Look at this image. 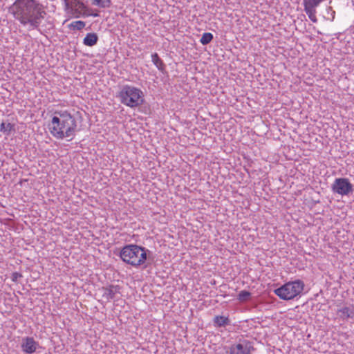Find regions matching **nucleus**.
I'll list each match as a JSON object with an SVG mask.
<instances>
[{
    "instance_id": "1",
    "label": "nucleus",
    "mask_w": 354,
    "mask_h": 354,
    "mask_svg": "<svg viewBox=\"0 0 354 354\" xmlns=\"http://www.w3.org/2000/svg\"><path fill=\"white\" fill-rule=\"evenodd\" d=\"M8 10L29 31L39 30L46 15L44 7L37 0H15Z\"/></svg>"
},
{
    "instance_id": "2",
    "label": "nucleus",
    "mask_w": 354,
    "mask_h": 354,
    "mask_svg": "<svg viewBox=\"0 0 354 354\" xmlns=\"http://www.w3.org/2000/svg\"><path fill=\"white\" fill-rule=\"evenodd\" d=\"M49 124L50 133L57 139L71 138V140L77 131V122L75 118L66 111L55 112Z\"/></svg>"
},
{
    "instance_id": "3",
    "label": "nucleus",
    "mask_w": 354,
    "mask_h": 354,
    "mask_svg": "<svg viewBox=\"0 0 354 354\" xmlns=\"http://www.w3.org/2000/svg\"><path fill=\"white\" fill-rule=\"evenodd\" d=\"M151 254V251L144 247L129 244L122 248L119 255L126 263L133 267H138L150 259Z\"/></svg>"
},
{
    "instance_id": "4",
    "label": "nucleus",
    "mask_w": 354,
    "mask_h": 354,
    "mask_svg": "<svg viewBox=\"0 0 354 354\" xmlns=\"http://www.w3.org/2000/svg\"><path fill=\"white\" fill-rule=\"evenodd\" d=\"M121 103L131 108H136L144 102L142 91L130 85H124L119 92Z\"/></svg>"
},
{
    "instance_id": "5",
    "label": "nucleus",
    "mask_w": 354,
    "mask_h": 354,
    "mask_svg": "<svg viewBox=\"0 0 354 354\" xmlns=\"http://www.w3.org/2000/svg\"><path fill=\"white\" fill-rule=\"evenodd\" d=\"M304 286L303 281L297 279L286 283L281 287L276 288L274 292L281 299L290 300L302 292Z\"/></svg>"
},
{
    "instance_id": "6",
    "label": "nucleus",
    "mask_w": 354,
    "mask_h": 354,
    "mask_svg": "<svg viewBox=\"0 0 354 354\" xmlns=\"http://www.w3.org/2000/svg\"><path fill=\"white\" fill-rule=\"evenodd\" d=\"M332 191L342 196H347L353 191V185L346 178H336L331 186Z\"/></svg>"
},
{
    "instance_id": "7",
    "label": "nucleus",
    "mask_w": 354,
    "mask_h": 354,
    "mask_svg": "<svg viewBox=\"0 0 354 354\" xmlns=\"http://www.w3.org/2000/svg\"><path fill=\"white\" fill-rule=\"evenodd\" d=\"M254 350L251 342L247 339H240L238 344H232L227 351L230 354H251Z\"/></svg>"
},
{
    "instance_id": "8",
    "label": "nucleus",
    "mask_w": 354,
    "mask_h": 354,
    "mask_svg": "<svg viewBox=\"0 0 354 354\" xmlns=\"http://www.w3.org/2000/svg\"><path fill=\"white\" fill-rule=\"evenodd\" d=\"M38 346V343L32 337H26L23 339L21 348L24 352L32 354L35 353Z\"/></svg>"
},
{
    "instance_id": "9",
    "label": "nucleus",
    "mask_w": 354,
    "mask_h": 354,
    "mask_svg": "<svg viewBox=\"0 0 354 354\" xmlns=\"http://www.w3.org/2000/svg\"><path fill=\"white\" fill-rule=\"evenodd\" d=\"M98 36L95 32H90L86 34V37L83 39V44L86 46H93L98 41Z\"/></svg>"
},
{
    "instance_id": "10",
    "label": "nucleus",
    "mask_w": 354,
    "mask_h": 354,
    "mask_svg": "<svg viewBox=\"0 0 354 354\" xmlns=\"http://www.w3.org/2000/svg\"><path fill=\"white\" fill-rule=\"evenodd\" d=\"M120 287L118 286L111 285L105 288L103 296L107 299H112L117 293L120 292Z\"/></svg>"
},
{
    "instance_id": "11",
    "label": "nucleus",
    "mask_w": 354,
    "mask_h": 354,
    "mask_svg": "<svg viewBox=\"0 0 354 354\" xmlns=\"http://www.w3.org/2000/svg\"><path fill=\"white\" fill-rule=\"evenodd\" d=\"M338 313H339V316L342 319H347L350 317H353L354 316V311L350 307L345 306L339 310H338Z\"/></svg>"
},
{
    "instance_id": "12",
    "label": "nucleus",
    "mask_w": 354,
    "mask_h": 354,
    "mask_svg": "<svg viewBox=\"0 0 354 354\" xmlns=\"http://www.w3.org/2000/svg\"><path fill=\"white\" fill-rule=\"evenodd\" d=\"M152 62L154 65L161 71L165 69V64L162 59L159 57L158 55L155 53L151 55Z\"/></svg>"
},
{
    "instance_id": "13",
    "label": "nucleus",
    "mask_w": 354,
    "mask_h": 354,
    "mask_svg": "<svg viewBox=\"0 0 354 354\" xmlns=\"http://www.w3.org/2000/svg\"><path fill=\"white\" fill-rule=\"evenodd\" d=\"M214 324L219 327L225 326L230 324V320L227 317L223 316H216L214 319Z\"/></svg>"
},
{
    "instance_id": "14",
    "label": "nucleus",
    "mask_w": 354,
    "mask_h": 354,
    "mask_svg": "<svg viewBox=\"0 0 354 354\" xmlns=\"http://www.w3.org/2000/svg\"><path fill=\"white\" fill-rule=\"evenodd\" d=\"M214 37L213 35L210 32H205L201 39L200 41L203 45H207L209 44L212 40L213 39Z\"/></svg>"
},
{
    "instance_id": "15",
    "label": "nucleus",
    "mask_w": 354,
    "mask_h": 354,
    "mask_svg": "<svg viewBox=\"0 0 354 354\" xmlns=\"http://www.w3.org/2000/svg\"><path fill=\"white\" fill-rule=\"evenodd\" d=\"M92 3L100 8H109L111 6V0H92Z\"/></svg>"
},
{
    "instance_id": "16",
    "label": "nucleus",
    "mask_w": 354,
    "mask_h": 354,
    "mask_svg": "<svg viewBox=\"0 0 354 354\" xmlns=\"http://www.w3.org/2000/svg\"><path fill=\"white\" fill-rule=\"evenodd\" d=\"M86 24L84 21H73L72 22L69 26L71 28H73V30H82V28H84Z\"/></svg>"
},
{
    "instance_id": "17",
    "label": "nucleus",
    "mask_w": 354,
    "mask_h": 354,
    "mask_svg": "<svg viewBox=\"0 0 354 354\" xmlns=\"http://www.w3.org/2000/svg\"><path fill=\"white\" fill-rule=\"evenodd\" d=\"M251 296V293L247 290H242L239 293L238 299L241 301H248Z\"/></svg>"
},
{
    "instance_id": "18",
    "label": "nucleus",
    "mask_w": 354,
    "mask_h": 354,
    "mask_svg": "<svg viewBox=\"0 0 354 354\" xmlns=\"http://www.w3.org/2000/svg\"><path fill=\"white\" fill-rule=\"evenodd\" d=\"M13 128V124L11 123L2 122L0 125V131L3 132H10Z\"/></svg>"
},
{
    "instance_id": "19",
    "label": "nucleus",
    "mask_w": 354,
    "mask_h": 354,
    "mask_svg": "<svg viewBox=\"0 0 354 354\" xmlns=\"http://www.w3.org/2000/svg\"><path fill=\"white\" fill-rule=\"evenodd\" d=\"M71 6H72V7L77 8V9H81V10L86 9V6L84 4V3H82V1H80L78 0H71Z\"/></svg>"
},
{
    "instance_id": "20",
    "label": "nucleus",
    "mask_w": 354,
    "mask_h": 354,
    "mask_svg": "<svg viewBox=\"0 0 354 354\" xmlns=\"http://www.w3.org/2000/svg\"><path fill=\"white\" fill-rule=\"evenodd\" d=\"M22 274L19 272H13L11 276V279L14 282H17L19 278H21Z\"/></svg>"
},
{
    "instance_id": "21",
    "label": "nucleus",
    "mask_w": 354,
    "mask_h": 354,
    "mask_svg": "<svg viewBox=\"0 0 354 354\" xmlns=\"http://www.w3.org/2000/svg\"><path fill=\"white\" fill-rule=\"evenodd\" d=\"M85 16H93V17H98L99 15L97 12H95V13L92 12L91 14H85Z\"/></svg>"
},
{
    "instance_id": "22",
    "label": "nucleus",
    "mask_w": 354,
    "mask_h": 354,
    "mask_svg": "<svg viewBox=\"0 0 354 354\" xmlns=\"http://www.w3.org/2000/svg\"><path fill=\"white\" fill-rule=\"evenodd\" d=\"M64 2H65L66 7L68 8L69 6V3H68V0H64Z\"/></svg>"
},
{
    "instance_id": "23",
    "label": "nucleus",
    "mask_w": 354,
    "mask_h": 354,
    "mask_svg": "<svg viewBox=\"0 0 354 354\" xmlns=\"http://www.w3.org/2000/svg\"><path fill=\"white\" fill-rule=\"evenodd\" d=\"M92 12H88V10H86V12H84V15H85V14H91Z\"/></svg>"
}]
</instances>
